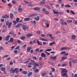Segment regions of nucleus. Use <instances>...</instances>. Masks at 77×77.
Segmentation results:
<instances>
[{"label": "nucleus", "instance_id": "nucleus-1", "mask_svg": "<svg viewBox=\"0 0 77 77\" xmlns=\"http://www.w3.org/2000/svg\"><path fill=\"white\" fill-rule=\"evenodd\" d=\"M43 12L46 14H49V12L47 11H46V9L44 8H43L42 9Z\"/></svg>", "mask_w": 77, "mask_h": 77}, {"label": "nucleus", "instance_id": "nucleus-2", "mask_svg": "<svg viewBox=\"0 0 77 77\" xmlns=\"http://www.w3.org/2000/svg\"><path fill=\"white\" fill-rule=\"evenodd\" d=\"M33 64L34 65V69H33V70L34 71L35 70V68H37L36 66H39V65L38 64H36V63H34Z\"/></svg>", "mask_w": 77, "mask_h": 77}, {"label": "nucleus", "instance_id": "nucleus-3", "mask_svg": "<svg viewBox=\"0 0 77 77\" xmlns=\"http://www.w3.org/2000/svg\"><path fill=\"white\" fill-rule=\"evenodd\" d=\"M19 20H20V18H17L16 19V21L14 20L13 21V23H14V25H16V23H17V22H18V21H19Z\"/></svg>", "mask_w": 77, "mask_h": 77}, {"label": "nucleus", "instance_id": "nucleus-4", "mask_svg": "<svg viewBox=\"0 0 77 77\" xmlns=\"http://www.w3.org/2000/svg\"><path fill=\"white\" fill-rule=\"evenodd\" d=\"M63 70L61 71L62 73H63V72H67L68 70L65 69H62Z\"/></svg>", "mask_w": 77, "mask_h": 77}, {"label": "nucleus", "instance_id": "nucleus-5", "mask_svg": "<svg viewBox=\"0 0 77 77\" xmlns=\"http://www.w3.org/2000/svg\"><path fill=\"white\" fill-rule=\"evenodd\" d=\"M14 40L13 39V38H10V40L8 41V42H13Z\"/></svg>", "mask_w": 77, "mask_h": 77}, {"label": "nucleus", "instance_id": "nucleus-6", "mask_svg": "<svg viewBox=\"0 0 77 77\" xmlns=\"http://www.w3.org/2000/svg\"><path fill=\"white\" fill-rule=\"evenodd\" d=\"M10 18L11 20H13L14 18V14L12 13H11L10 14Z\"/></svg>", "mask_w": 77, "mask_h": 77}, {"label": "nucleus", "instance_id": "nucleus-7", "mask_svg": "<svg viewBox=\"0 0 77 77\" xmlns=\"http://www.w3.org/2000/svg\"><path fill=\"white\" fill-rule=\"evenodd\" d=\"M39 9H40V8L39 7L35 8H33V10L34 11H38Z\"/></svg>", "mask_w": 77, "mask_h": 77}, {"label": "nucleus", "instance_id": "nucleus-8", "mask_svg": "<svg viewBox=\"0 0 77 77\" xmlns=\"http://www.w3.org/2000/svg\"><path fill=\"white\" fill-rule=\"evenodd\" d=\"M10 72H11V73H13V74H14V73H15V72L14 71V70L13 68H11V69Z\"/></svg>", "mask_w": 77, "mask_h": 77}, {"label": "nucleus", "instance_id": "nucleus-9", "mask_svg": "<svg viewBox=\"0 0 77 77\" xmlns=\"http://www.w3.org/2000/svg\"><path fill=\"white\" fill-rule=\"evenodd\" d=\"M41 56L42 57H46V56H45V54L44 53H42L41 54Z\"/></svg>", "mask_w": 77, "mask_h": 77}, {"label": "nucleus", "instance_id": "nucleus-10", "mask_svg": "<svg viewBox=\"0 0 77 77\" xmlns=\"http://www.w3.org/2000/svg\"><path fill=\"white\" fill-rule=\"evenodd\" d=\"M21 25H22V24L21 23H18L17 25L15 26L14 27H16V28H18V27H19L20 26H21Z\"/></svg>", "mask_w": 77, "mask_h": 77}, {"label": "nucleus", "instance_id": "nucleus-11", "mask_svg": "<svg viewBox=\"0 0 77 77\" xmlns=\"http://www.w3.org/2000/svg\"><path fill=\"white\" fill-rule=\"evenodd\" d=\"M36 15H37V14H33L29 15V17H35V16H36Z\"/></svg>", "mask_w": 77, "mask_h": 77}, {"label": "nucleus", "instance_id": "nucleus-12", "mask_svg": "<svg viewBox=\"0 0 77 77\" xmlns=\"http://www.w3.org/2000/svg\"><path fill=\"white\" fill-rule=\"evenodd\" d=\"M11 37V36L9 35H8L7 37L6 38L5 40L6 41H8L9 39V38H10Z\"/></svg>", "mask_w": 77, "mask_h": 77}, {"label": "nucleus", "instance_id": "nucleus-13", "mask_svg": "<svg viewBox=\"0 0 77 77\" xmlns=\"http://www.w3.org/2000/svg\"><path fill=\"white\" fill-rule=\"evenodd\" d=\"M32 36V34H28L26 35L27 37V38H30L31 36Z\"/></svg>", "mask_w": 77, "mask_h": 77}, {"label": "nucleus", "instance_id": "nucleus-14", "mask_svg": "<svg viewBox=\"0 0 77 77\" xmlns=\"http://www.w3.org/2000/svg\"><path fill=\"white\" fill-rule=\"evenodd\" d=\"M53 12L54 14H59V12L58 11H56L54 10H53Z\"/></svg>", "mask_w": 77, "mask_h": 77}, {"label": "nucleus", "instance_id": "nucleus-15", "mask_svg": "<svg viewBox=\"0 0 77 77\" xmlns=\"http://www.w3.org/2000/svg\"><path fill=\"white\" fill-rule=\"evenodd\" d=\"M22 29H23V30L25 31H26V25H23L22 26Z\"/></svg>", "mask_w": 77, "mask_h": 77}, {"label": "nucleus", "instance_id": "nucleus-16", "mask_svg": "<svg viewBox=\"0 0 77 77\" xmlns=\"http://www.w3.org/2000/svg\"><path fill=\"white\" fill-rule=\"evenodd\" d=\"M30 18L29 17H27V18H25L24 19V20L28 21H29V20H30Z\"/></svg>", "mask_w": 77, "mask_h": 77}, {"label": "nucleus", "instance_id": "nucleus-17", "mask_svg": "<svg viewBox=\"0 0 77 77\" xmlns=\"http://www.w3.org/2000/svg\"><path fill=\"white\" fill-rule=\"evenodd\" d=\"M35 20H36V21H39V16H38L36 18H34Z\"/></svg>", "mask_w": 77, "mask_h": 77}, {"label": "nucleus", "instance_id": "nucleus-18", "mask_svg": "<svg viewBox=\"0 0 77 77\" xmlns=\"http://www.w3.org/2000/svg\"><path fill=\"white\" fill-rule=\"evenodd\" d=\"M56 44V43H55V42L54 41L50 43L49 44V45H50V46H51L53 44Z\"/></svg>", "mask_w": 77, "mask_h": 77}, {"label": "nucleus", "instance_id": "nucleus-19", "mask_svg": "<svg viewBox=\"0 0 77 77\" xmlns=\"http://www.w3.org/2000/svg\"><path fill=\"white\" fill-rule=\"evenodd\" d=\"M47 73L45 72H43L42 73V77H45V75L47 74Z\"/></svg>", "mask_w": 77, "mask_h": 77}, {"label": "nucleus", "instance_id": "nucleus-20", "mask_svg": "<svg viewBox=\"0 0 77 77\" xmlns=\"http://www.w3.org/2000/svg\"><path fill=\"white\" fill-rule=\"evenodd\" d=\"M1 70L2 71H5L6 70V68L4 67H2L1 68Z\"/></svg>", "mask_w": 77, "mask_h": 77}, {"label": "nucleus", "instance_id": "nucleus-21", "mask_svg": "<svg viewBox=\"0 0 77 77\" xmlns=\"http://www.w3.org/2000/svg\"><path fill=\"white\" fill-rule=\"evenodd\" d=\"M50 58L51 59H56V56H55L53 57H51Z\"/></svg>", "mask_w": 77, "mask_h": 77}, {"label": "nucleus", "instance_id": "nucleus-22", "mask_svg": "<svg viewBox=\"0 0 77 77\" xmlns=\"http://www.w3.org/2000/svg\"><path fill=\"white\" fill-rule=\"evenodd\" d=\"M66 48H67L66 47L62 48H61V51H62V50H66Z\"/></svg>", "mask_w": 77, "mask_h": 77}, {"label": "nucleus", "instance_id": "nucleus-23", "mask_svg": "<svg viewBox=\"0 0 77 77\" xmlns=\"http://www.w3.org/2000/svg\"><path fill=\"white\" fill-rule=\"evenodd\" d=\"M65 8H70L71 7V5H65Z\"/></svg>", "mask_w": 77, "mask_h": 77}, {"label": "nucleus", "instance_id": "nucleus-24", "mask_svg": "<svg viewBox=\"0 0 77 77\" xmlns=\"http://www.w3.org/2000/svg\"><path fill=\"white\" fill-rule=\"evenodd\" d=\"M22 72L23 73V74H27V72L26 71H22Z\"/></svg>", "mask_w": 77, "mask_h": 77}, {"label": "nucleus", "instance_id": "nucleus-25", "mask_svg": "<svg viewBox=\"0 0 77 77\" xmlns=\"http://www.w3.org/2000/svg\"><path fill=\"white\" fill-rule=\"evenodd\" d=\"M67 59V57H62V60H65Z\"/></svg>", "mask_w": 77, "mask_h": 77}, {"label": "nucleus", "instance_id": "nucleus-26", "mask_svg": "<svg viewBox=\"0 0 77 77\" xmlns=\"http://www.w3.org/2000/svg\"><path fill=\"white\" fill-rule=\"evenodd\" d=\"M25 38H26V37L24 36H22L20 38V39H22V40H24Z\"/></svg>", "mask_w": 77, "mask_h": 77}, {"label": "nucleus", "instance_id": "nucleus-27", "mask_svg": "<svg viewBox=\"0 0 77 77\" xmlns=\"http://www.w3.org/2000/svg\"><path fill=\"white\" fill-rule=\"evenodd\" d=\"M32 49V48L31 47H29L27 49V51L28 52L30 51Z\"/></svg>", "mask_w": 77, "mask_h": 77}, {"label": "nucleus", "instance_id": "nucleus-28", "mask_svg": "<svg viewBox=\"0 0 77 77\" xmlns=\"http://www.w3.org/2000/svg\"><path fill=\"white\" fill-rule=\"evenodd\" d=\"M18 11L19 12H22V11H23V10L20 8H18Z\"/></svg>", "mask_w": 77, "mask_h": 77}, {"label": "nucleus", "instance_id": "nucleus-29", "mask_svg": "<svg viewBox=\"0 0 77 77\" xmlns=\"http://www.w3.org/2000/svg\"><path fill=\"white\" fill-rule=\"evenodd\" d=\"M39 72V70L38 69H36L34 71L35 73H36V72Z\"/></svg>", "mask_w": 77, "mask_h": 77}, {"label": "nucleus", "instance_id": "nucleus-30", "mask_svg": "<svg viewBox=\"0 0 77 77\" xmlns=\"http://www.w3.org/2000/svg\"><path fill=\"white\" fill-rule=\"evenodd\" d=\"M41 40L42 41H47V39L44 38H41Z\"/></svg>", "mask_w": 77, "mask_h": 77}, {"label": "nucleus", "instance_id": "nucleus-31", "mask_svg": "<svg viewBox=\"0 0 77 77\" xmlns=\"http://www.w3.org/2000/svg\"><path fill=\"white\" fill-rule=\"evenodd\" d=\"M52 50V49H47L46 50V51H50Z\"/></svg>", "mask_w": 77, "mask_h": 77}, {"label": "nucleus", "instance_id": "nucleus-32", "mask_svg": "<svg viewBox=\"0 0 77 77\" xmlns=\"http://www.w3.org/2000/svg\"><path fill=\"white\" fill-rule=\"evenodd\" d=\"M69 65L70 66V67H71V66H72V63L71 61H69Z\"/></svg>", "mask_w": 77, "mask_h": 77}, {"label": "nucleus", "instance_id": "nucleus-33", "mask_svg": "<svg viewBox=\"0 0 77 77\" xmlns=\"http://www.w3.org/2000/svg\"><path fill=\"white\" fill-rule=\"evenodd\" d=\"M11 26H12V23H10V24H9V25H8V29H9V28H10V27H11Z\"/></svg>", "mask_w": 77, "mask_h": 77}, {"label": "nucleus", "instance_id": "nucleus-34", "mask_svg": "<svg viewBox=\"0 0 77 77\" xmlns=\"http://www.w3.org/2000/svg\"><path fill=\"white\" fill-rule=\"evenodd\" d=\"M45 3V2L44 1H42L41 2L40 4L41 5H44V4Z\"/></svg>", "mask_w": 77, "mask_h": 77}, {"label": "nucleus", "instance_id": "nucleus-35", "mask_svg": "<svg viewBox=\"0 0 77 77\" xmlns=\"http://www.w3.org/2000/svg\"><path fill=\"white\" fill-rule=\"evenodd\" d=\"M73 23L75 24H77V21L75 20H74Z\"/></svg>", "mask_w": 77, "mask_h": 77}, {"label": "nucleus", "instance_id": "nucleus-36", "mask_svg": "<svg viewBox=\"0 0 77 77\" xmlns=\"http://www.w3.org/2000/svg\"><path fill=\"white\" fill-rule=\"evenodd\" d=\"M72 39H75V36L74 35H73L72 36Z\"/></svg>", "mask_w": 77, "mask_h": 77}, {"label": "nucleus", "instance_id": "nucleus-37", "mask_svg": "<svg viewBox=\"0 0 77 77\" xmlns=\"http://www.w3.org/2000/svg\"><path fill=\"white\" fill-rule=\"evenodd\" d=\"M20 48V46H17V47L14 49L15 50H18V49H19Z\"/></svg>", "mask_w": 77, "mask_h": 77}, {"label": "nucleus", "instance_id": "nucleus-38", "mask_svg": "<svg viewBox=\"0 0 77 77\" xmlns=\"http://www.w3.org/2000/svg\"><path fill=\"white\" fill-rule=\"evenodd\" d=\"M70 12H71L72 13V14H73V15H75V13H74V12H73V11H72V10H70Z\"/></svg>", "mask_w": 77, "mask_h": 77}, {"label": "nucleus", "instance_id": "nucleus-39", "mask_svg": "<svg viewBox=\"0 0 77 77\" xmlns=\"http://www.w3.org/2000/svg\"><path fill=\"white\" fill-rule=\"evenodd\" d=\"M32 74V72H30L28 74V76H30V75H31Z\"/></svg>", "mask_w": 77, "mask_h": 77}, {"label": "nucleus", "instance_id": "nucleus-40", "mask_svg": "<svg viewBox=\"0 0 77 77\" xmlns=\"http://www.w3.org/2000/svg\"><path fill=\"white\" fill-rule=\"evenodd\" d=\"M72 20H69L67 21V22L68 23H72Z\"/></svg>", "mask_w": 77, "mask_h": 77}, {"label": "nucleus", "instance_id": "nucleus-41", "mask_svg": "<svg viewBox=\"0 0 77 77\" xmlns=\"http://www.w3.org/2000/svg\"><path fill=\"white\" fill-rule=\"evenodd\" d=\"M9 24V21H7L6 22V26H8Z\"/></svg>", "mask_w": 77, "mask_h": 77}, {"label": "nucleus", "instance_id": "nucleus-42", "mask_svg": "<svg viewBox=\"0 0 77 77\" xmlns=\"http://www.w3.org/2000/svg\"><path fill=\"white\" fill-rule=\"evenodd\" d=\"M66 53V52L65 51H63L60 53V54H65Z\"/></svg>", "mask_w": 77, "mask_h": 77}, {"label": "nucleus", "instance_id": "nucleus-43", "mask_svg": "<svg viewBox=\"0 0 77 77\" xmlns=\"http://www.w3.org/2000/svg\"><path fill=\"white\" fill-rule=\"evenodd\" d=\"M36 33L37 34H38V35H39V34H41V31H37V32Z\"/></svg>", "mask_w": 77, "mask_h": 77}, {"label": "nucleus", "instance_id": "nucleus-44", "mask_svg": "<svg viewBox=\"0 0 77 77\" xmlns=\"http://www.w3.org/2000/svg\"><path fill=\"white\" fill-rule=\"evenodd\" d=\"M17 52H18V51H17V50H15L14 51V53H17Z\"/></svg>", "mask_w": 77, "mask_h": 77}, {"label": "nucleus", "instance_id": "nucleus-45", "mask_svg": "<svg viewBox=\"0 0 77 77\" xmlns=\"http://www.w3.org/2000/svg\"><path fill=\"white\" fill-rule=\"evenodd\" d=\"M54 21H58V19H57L56 18H55L54 19Z\"/></svg>", "mask_w": 77, "mask_h": 77}, {"label": "nucleus", "instance_id": "nucleus-46", "mask_svg": "<svg viewBox=\"0 0 77 77\" xmlns=\"http://www.w3.org/2000/svg\"><path fill=\"white\" fill-rule=\"evenodd\" d=\"M37 42L38 44V45H41V44H40V43H39V41H37Z\"/></svg>", "mask_w": 77, "mask_h": 77}, {"label": "nucleus", "instance_id": "nucleus-47", "mask_svg": "<svg viewBox=\"0 0 77 77\" xmlns=\"http://www.w3.org/2000/svg\"><path fill=\"white\" fill-rule=\"evenodd\" d=\"M43 44L44 45H47V43L44 42H43Z\"/></svg>", "mask_w": 77, "mask_h": 77}, {"label": "nucleus", "instance_id": "nucleus-48", "mask_svg": "<svg viewBox=\"0 0 77 77\" xmlns=\"http://www.w3.org/2000/svg\"><path fill=\"white\" fill-rule=\"evenodd\" d=\"M72 62H73V63H77V60H75L74 61H72Z\"/></svg>", "mask_w": 77, "mask_h": 77}, {"label": "nucleus", "instance_id": "nucleus-49", "mask_svg": "<svg viewBox=\"0 0 77 77\" xmlns=\"http://www.w3.org/2000/svg\"><path fill=\"white\" fill-rule=\"evenodd\" d=\"M17 41L18 43L19 44H21V42H20V40L18 39L17 40Z\"/></svg>", "mask_w": 77, "mask_h": 77}, {"label": "nucleus", "instance_id": "nucleus-50", "mask_svg": "<svg viewBox=\"0 0 77 77\" xmlns=\"http://www.w3.org/2000/svg\"><path fill=\"white\" fill-rule=\"evenodd\" d=\"M18 70V68H16L14 69V72H15V71H17Z\"/></svg>", "mask_w": 77, "mask_h": 77}, {"label": "nucleus", "instance_id": "nucleus-51", "mask_svg": "<svg viewBox=\"0 0 77 77\" xmlns=\"http://www.w3.org/2000/svg\"><path fill=\"white\" fill-rule=\"evenodd\" d=\"M62 75L63 76H65L66 75V73H64Z\"/></svg>", "mask_w": 77, "mask_h": 77}, {"label": "nucleus", "instance_id": "nucleus-52", "mask_svg": "<svg viewBox=\"0 0 77 77\" xmlns=\"http://www.w3.org/2000/svg\"><path fill=\"white\" fill-rule=\"evenodd\" d=\"M48 63H50V64H51V65H53V63L51 62L50 61H48Z\"/></svg>", "mask_w": 77, "mask_h": 77}, {"label": "nucleus", "instance_id": "nucleus-53", "mask_svg": "<svg viewBox=\"0 0 77 77\" xmlns=\"http://www.w3.org/2000/svg\"><path fill=\"white\" fill-rule=\"evenodd\" d=\"M8 6L11 7L12 4H11L9 3L8 4Z\"/></svg>", "mask_w": 77, "mask_h": 77}, {"label": "nucleus", "instance_id": "nucleus-54", "mask_svg": "<svg viewBox=\"0 0 77 77\" xmlns=\"http://www.w3.org/2000/svg\"><path fill=\"white\" fill-rule=\"evenodd\" d=\"M33 23L34 24H36V21L35 20H34L33 21Z\"/></svg>", "mask_w": 77, "mask_h": 77}, {"label": "nucleus", "instance_id": "nucleus-55", "mask_svg": "<svg viewBox=\"0 0 77 77\" xmlns=\"http://www.w3.org/2000/svg\"><path fill=\"white\" fill-rule=\"evenodd\" d=\"M39 50V48H37L35 50V51H38Z\"/></svg>", "mask_w": 77, "mask_h": 77}, {"label": "nucleus", "instance_id": "nucleus-56", "mask_svg": "<svg viewBox=\"0 0 77 77\" xmlns=\"http://www.w3.org/2000/svg\"><path fill=\"white\" fill-rule=\"evenodd\" d=\"M68 53H66L64 54V56H68Z\"/></svg>", "mask_w": 77, "mask_h": 77}, {"label": "nucleus", "instance_id": "nucleus-57", "mask_svg": "<svg viewBox=\"0 0 77 77\" xmlns=\"http://www.w3.org/2000/svg\"><path fill=\"white\" fill-rule=\"evenodd\" d=\"M31 62L32 63H33H33H35V61H34L33 60H31Z\"/></svg>", "mask_w": 77, "mask_h": 77}, {"label": "nucleus", "instance_id": "nucleus-58", "mask_svg": "<svg viewBox=\"0 0 77 77\" xmlns=\"http://www.w3.org/2000/svg\"><path fill=\"white\" fill-rule=\"evenodd\" d=\"M5 17V18H9V16H6V15H4Z\"/></svg>", "mask_w": 77, "mask_h": 77}, {"label": "nucleus", "instance_id": "nucleus-59", "mask_svg": "<svg viewBox=\"0 0 77 77\" xmlns=\"http://www.w3.org/2000/svg\"><path fill=\"white\" fill-rule=\"evenodd\" d=\"M9 65H13V62H11L10 63Z\"/></svg>", "mask_w": 77, "mask_h": 77}, {"label": "nucleus", "instance_id": "nucleus-60", "mask_svg": "<svg viewBox=\"0 0 77 77\" xmlns=\"http://www.w3.org/2000/svg\"><path fill=\"white\" fill-rule=\"evenodd\" d=\"M60 22H63V19H61L60 21Z\"/></svg>", "mask_w": 77, "mask_h": 77}, {"label": "nucleus", "instance_id": "nucleus-61", "mask_svg": "<svg viewBox=\"0 0 77 77\" xmlns=\"http://www.w3.org/2000/svg\"><path fill=\"white\" fill-rule=\"evenodd\" d=\"M29 62V61L27 60L26 62H24L23 63H28V62Z\"/></svg>", "mask_w": 77, "mask_h": 77}, {"label": "nucleus", "instance_id": "nucleus-62", "mask_svg": "<svg viewBox=\"0 0 77 77\" xmlns=\"http://www.w3.org/2000/svg\"><path fill=\"white\" fill-rule=\"evenodd\" d=\"M26 45H24L23 46V48H26Z\"/></svg>", "mask_w": 77, "mask_h": 77}, {"label": "nucleus", "instance_id": "nucleus-63", "mask_svg": "<svg viewBox=\"0 0 77 77\" xmlns=\"http://www.w3.org/2000/svg\"><path fill=\"white\" fill-rule=\"evenodd\" d=\"M1 21L2 22H4V19H1Z\"/></svg>", "mask_w": 77, "mask_h": 77}, {"label": "nucleus", "instance_id": "nucleus-64", "mask_svg": "<svg viewBox=\"0 0 77 77\" xmlns=\"http://www.w3.org/2000/svg\"><path fill=\"white\" fill-rule=\"evenodd\" d=\"M74 77H77V74H76L74 75Z\"/></svg>", "mask_w": 77, "mask_h": 77}]
</instances>
